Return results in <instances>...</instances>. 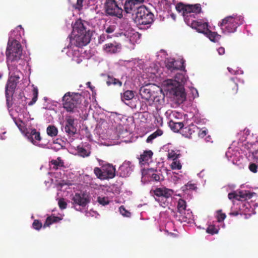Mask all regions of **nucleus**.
<instances>
[{"label":"nucleus","mask_w":258,"mask_h":258,"mask_svg":"<svg viewBox=\"0 0 258 258\" xmlns=\"http://www.w3.org/2000/svg\"><path fill=\"white\" fill-rule=\"evenodd\" d=\"M176 10L180 13L184 17V21L193 29H196L199 33L205 34L208 30V24L202 21H196L195 15L202 11L201 6L199 4L195 5H184L178 3L176 6Z\"/></svg>","instance_id":"f257e3e1"},{"label":"nucleus","mask_w":258,"mask_h":258,"mask_svg":"<svg viewBox=\"0 0 258 258\" xmlns=\"http://www.w3.org/2000/svg\"><path fill=\"white\" fill-rule=\"evenodd\" d=\"M88 23L81 19L77 20L73 26V33L74 37H70L71 45L68 48L74 45L78 47H82L87 45L91 40L92 32L88 28Z\"/></svg>","instance_id":"f03ea898"},{"label":"nucleus","mask_w":258,"mask_h":258,"mask_svg":"<svg viewBox=\"0 0 258 258\" xmlns=\"http://www.w3.org/2000/svg\"><path fill=\"white\" fill-rule=\"evenodd\" d=\"M185 81L184 75L178 73L175 75L174 80L169 79L164 82L168 90L174 96V99L178 104L182 103L186 98L185 89L182 85Z\"/></svg>","instance_id":"7ed1b4c3"},{"label":"nucleus","mask_w":258,"mask_h":258,"mask_svg":"<svg viewBox=\"0 0 258 258\" xmlns=\"http://www.w3.org/2000/svg\"><path fill=\"white\" fill-rule=\"evenodd\" d=\"M22 55V48L20 43L16 39L9 38L6 51L7 63L9 70L12 72L17 70V63Z\"/></svg>","instance_id":"20e7f679"},{"label":"nucleus","mask_w":258,"mask_h":258,"mask_svg":"<svg viewBox=\"0 0 258 258\" xmlns=\"http://www.w3.org/2000/svg\"><path fill=\"white\" fill-rule=\"evenodd\" d=\"M243 18L241 17L228 16L222 20L219 25L224 33H234L237 27L243 23Z\"/></svg>","instance_id":"39448f33"},{"label":"nucleus","mask_w":258,"mask_h":258,"mask_svg":"<svg viewBox=\"0 0 258 258\" xmlns=\"http://www.w3.org/2000/svg\"><path fill=\"white\" fill-rule=\"evenodd\" d=\"M81 97L79 93L67 92L62 99L63 107L68 112H73L74 109L81 103Z\"/></svg>","instance_id":"423d86ee"},{"label":"nucleus","mask_w":258,"mask_h":258,"mask_svg":"<svg viewBox=\"0 0 258 258\" xmlns=\"http://www.w3.org/2000/svg\"><path fill=\"white\" fill-rule=\"evenodd\" d=\"M150 192L153 195L156 201L160 203V206L165 207L168 205L167 199L172 196L174 191L172 189L161 186L152 189Z\"/></svg>","instance_id":"0eeeda50"},{"label":"nucleus","mask_w":258,"mask_h":258,"mask_svg":"<svg viewBox=\"0 0 258 258\" xmlns=\"http://www.w3.org/2000/svg\"><path fill=\"white\" fill-rule=\"evenodd\" d=\"M154 14L145 6L138 9L135 18V22L139 25H149L154 21Z\"/></svg>","instance_id":"6e6552de"},{"label":"nucleus","mask_w":258,"mask_h":258,"mask_svg":"<svg viewBox=\"0 0 258 258\" xmlns=\"http://www.w3.org/2000/svg\"><path fill=\"white\" fill-rule=\"evenodd\" d=\"M105 11L110 16L118 18L122 17V9L117 4L115 0H106L105 2Z\"/></svg>","instance_id":"1a4fd4ad"},{"label":"nucleus","mask_w":258,"mask_h":258,"mask_svg":"<svg viewBox=\"0 0 258 258\" xmlns=\"http://www.w3.org/2000/svg\"><path fill=\"white\" fill-rule=\"evenodd\" d=\"M140 94L141 98L147 101V103L151 106L155 101H159L157 96L155 92L150 88L142 87L140 89Z\"/></svg>","instance_id":"9d476101"},{"label":"nucleus","mask_w":258,"mask_h":258,"mask_svg":"<svg viewBox=\"0 0 258 258\" xmlns=\"http://www.w3.org/2000/svg\"><path fill=\"white\" fill-rule=\"evenodd\" d=\"M75 119L71 115H66L65 118L64 131L70 137L77 134V129L75 125Z\"/></svg>","instance_id":"9b49d317"},{"label":"nucleus","mask_w":258,"mask_h":258,"mask_svg":"<svg viewBox=\"0 0 258 258\" xmlns=\"http://www.w3.org/2000/svg\"><path fill=\"white\" fill-rule=\"evenodd\" d=\"M19 79L20 77L18 75L11 76L9 78L5 89V94L7 100L10 96L13 95Z\"/></svg>","instance_id":"f8f14e48"},{"label":"nucleus","mask_w":258,"mask_h":258,"mask_svg":"<svg viewBox=\"0 0 258 258\" xmlns=\"http://www.w3.org/2000/svg\"><path fill=\"white\" fill-rule=\"evenodd\" d=\"M90 202V197L86 192L76 193L72 198V203L85 207Z\"/></svg>","instance_id":"ddd939ff"},{"label":"nucleus","mask_w":258,"mask_h":258,"mask_svg":"<svg viewBox=\"0 0 258 258\" xmlns=\"http://www.w3.org/2000/svg\"><path fill=\"white\" fill-rule=\"evenodd\" d=\"M184 63V60L182 59L175 60L173 58H168L165 61L166 68L171 72L178 70H184L185 66Z\"/></svg>","instance_id":"4468645a"},{"label":"nucleus","mask_w":258,"mask_h":258,"mask_svg":"<svg viewBox=\"0 0 258 258\" xmlns=\"http://www.w3.org/2000/svg\"><path fill=\"white\" fill-rule=\"evenodd\" d=\"M25 136L33 144L41 147H44L43 144H39L41 140V137L40 133L37 132L36 129H30L27 131L25 133Z\"/></svg>","instance_id":"2eb2a0df"},{"label":"nucleus","mask_w":258,"mask_h":258,"mask_svg":"<svg viewBox=\"0 0 258 258\" xmlns=\"http://www.w3.org/2000/svg\"><path fill=\"white\" fill-rule=\"evenodd\" d=\"M141 4V1L140 0H128L124 5V11L126 13H131L136 10L138 11L139 8L142 6Z\"/></svg>","instance_id":"dca6fc26"},{"label":"nucleus","mask_w":258,"mask_h":258,"mask_svg":"<svg viewBox=\"0 0 258 258\" xmlns=\"http://www.w3.org/2000/svg\"><path fill=\"white\" fill-rule=\"evenodd\" d=\"M103 169V173L105 179H111L115 176V168L110 164H105L103 165L101 167Z\"/></svg>","instance_id":"f3484780"},{"label":"nucleus","mask_w":258,"mask_h":258,"mask_svg":"<svg viewBox=\"0 0 258 258\" xmlns=\"http://www.w3.org/2000/svg\"><path fill=\"white\" fill-rule=\"evenodd\" d=\"M77 151L79 156L83 158L88 157L91 153V146L88 143H85L82 146H78Z\"/></svg>","instance_id":"a211bd4d"},{"label":"nucleus","mask_w":258,"mask_h":258,"mask_svg":"<svg viewBox=\"0 0 258 258\" xmlns=\"http://www.w3.org/2000/svg\"><path fill=\"white\" fill-rule=\"evenodd\" d=\"M132 171V169L130 162H124L118 169L119 176L122 177L129 176Z\"/></svg>","instance_id":"6ab92c4d"},{"label":"nucleus","mask_w":258,"mask_h":258,"mask_svg":"<svg viewBox=\"0 0 258 258\" xmlns=\"http://www.w3.org/2000/svg\"><path fill=\"white\" fill-rule=\"evenodd\" d=\"M199 131V128L195 124H190L185 127H183L181 133L183 136L187 138L191 137L192 135L197 133Z\"/></svg>","instance_id":"aec40b11"},{"label":"nucleus","mask_w":258,"mask_h":258,"mask_svg":"<svg viewBox=\"0 0 258 258\" xmlns=\"http://www.w3.org/2000/svg\"><path fill=\"white\" fill-rule=\"evenodd\" d=\"M103 49L107 53H115L120 49V46L116 42L109 43L105 44L103 46Z\"/></svg>","instance_id":"412c9836"},{"label":"nucleus","mask_w":258,"mask_h":258,"mask_svg":"<svg viewBox=\"0 0 258 258\" xmlns=\"http://www.w3.org/2000/svg\"><path fill=\"white\" fill-rule=\"evenodd\" d=\"M235 80H237L236 78H232L227 83V90L231 95L236 94L238 91V85Z\"/></svg>","instance_id":"4be33fe9"},{"label":"nucleus","mask_w":258,"mask_h":258,"mask_svg":"<svg viewBox=\"0 0 258 258\" xmlns=\"http://www.w3.org/2000/svg\"><path fill=\"white\" fill-rule=\"evenodd\" d=\"M153 154V153L151 150L144 151L140 156V162L142 164L147 163L151 159Z\"/></svg>","instance_id":"5701e85b"},{"label":"nucleus","mask_w":258,"mask_h":258,"mask_svg":"<svg viewBox=\"0 0 258 258\" xmlns=\"http://www.w3.org/2000/svg\"><path fill=\"white\" fill-rule=\"evenodd\" d=\"M148 174L150 178L155 181H159L162 176L160 171H157L152 168L148 170Z\"/></svg>","instance_id":"b1692460"},{"label":"nucleus","mask_w":258,"mask_h":258,"mask_svg":"<svg viewBox=\"0 0 258 258\" xmlns=\"http://www.w3.org/2000/svg\"><path fill=\"white\" fill-rule=\"evenodd\" d=\"M169 125L171 129L174 132H178L179 131L182 132V129L183 127V124L182 122H174L170 120L169 122Z\"/></svg>","instance_id":"393cba45"},{"label":"nucleus","mask_w":258,"mask_h":258,"mask_svg":"<svg viewBox=\"0 0 258 258\" xmlns=\"http://www.w3.org/2000/svg\"><path fill=\"white\" fill-rule=\"evenodd\" d=\"M121 99L123 102L130 101L135 96V92L132 90H126L120 94Z\"/></svg>","instance_id":"a878e982"},{"label":"nucleus","mask_w":258,"mask_h":258,"mask_svg":"<svg viewBox=\"0 0 258 258\" xmlns=\"http://www.w3.org/2000/svg\"><path fill=\"white\" fill-rule=\"evenodd\" d=\"M61 220V218L57 216H50L48 217L43 225V227L46 228V227L49 226L53 223L58 222Z\"/></svg>","instance_id":"bb28decb"},{"label":"nucleus","mask_w":258,"mask_h":258,"mask_svg":"<svg viewBox=\"0 0 258 258\" xmlns=\"http://www.w3.org/2000/svg\"><path fill=\"white\" fill-rule=\"evenodd\" d=\"M211 41L216 42H218L221 38V35L217 34V32H212L211 30H208L205 34Z\"/></svg>","instance_id":"cd10ccee"},{"label":"nucleus","mask_w":258,"mask_h":258,"mask_svg":"<svg viewBox=\"0 0 258 258\" xmlns=\"http://www.w3.org/2000/svg\"><path fill=\"white\" fill-rule=\"evenodd\" d=\"M163 132L161 129H157L155 132L150 135L147 139L146 142L152 143L154 139L162 135Z\"/></svg>","instance_id":"c85d7f7f"},{"label":"nucleus","mask_w":258,"mask_h":258,"mask_svg":"<svg viewBox=\"0 0 258 258\" xmlns=\"http://www.w3.org/2000/svg\"><path fill=\"white\" fill-rule=\"evenodd\" d=\"M106 84L108 86H110L111 85L118 86L119 87L122 86V82L110 76H108Z\"/></svg>","instance_id":"c756f323"},{"label":"nucleus","mask_w":258,"mask_h":258,"mask_svg":"<svg viewBox=\"0 0 258 258\" xmlns=\"http://www.w3.org/2000/svg\"><path fill=\"white\" fill-rule=\"evenodd\" d=\"M239 197L241 199L239 201L246 200L251 199L253 195V193L250 192L247 190L241 191L238 192Z\"/></svg>","instance_id":"7c9ffc66"},{"label":"nucleus","mask_w":258,"mask_h":258,"mask_svg":"<svg viewBox=\"0 0 258 258\" xmlns=\"http://www.w3.org/2000/svg\"><path fill=\"white\" fill-rule=\"evenodd\" d=\"M50 163L53 165V169L57 170L59 167H63V161L60 157H58L56 160H52Z\"/></svg>","instance_id":"2f4dec72"},{"label":"nucleus","mask_w":258,"mask_h":258,"mask_svg":"<svg viewBox=\"0 0 258 258\" xmlns=\"http://www.w3.org/2000/svg\"><path fill=\"white\" fill-rule=\"evenodd\" d=\"M47 134L48 136L54 137L57 136L58 130L56 127L53 125H49L46 129Z\"/></svg>","instance_id":"473e14b6"},{"label":"nucleus","mask_w":258,"mask_h":258,"mask_svg":"<svg viewBox=\"0 0 258 258\" xmlns=\"http://www.w3.org/2000/svg\"><path fill=\"white\" fill-rule=\"evenodd\" d=\"M186 202L182 199H179L177 204V209L178 212H179L180 214L183 213L186 209Z\"/></svg>","instance_id":"72a5a7b5"},{"label":"nucleus","mask_w":258,"mask_h":258,"mask_svg":"<svg viewBox=\"0 0 258 258\" xmlns=\"http://www.w3.org/2000/svg\"><path fill=\"white\" fill-rule=\"evenodd\" d=\"M33 98L31 101L28 103V105L31 106L33 105L37 100L38 95V90L37 87H34L32 90Z\"/></svg>","instance_id":"f704fd0d"},{"label":"nucleus","mask_w":258,"mask_h":258,"mask_svg":"<svg viewBox=\"0 0 258 258\" xmlns=\"http://www.w3.org/2000/svg\"><path fill=\"white\" fill-rule=\"evenodd\" d=\"M102 171H103V170L102 168H100L96 167L94 169V172L98 178L105 179V177L104 176V174Z\"/></svg>","instance_id":"c9c22d12"},{"label":"nucleus","mask_w":258,"mask_h":258,"mask_svg":"<svg viewBox=\"0 0 258 258\" xmlns=\"http://www.w3.org/2000/svg\"><path fill=\"white\" fill-rule=\"evenodd\" d=\"M219 228H216L214 225H210L206 229V232L211 235L217 234L218 233Z\"/></svg>","instance_id":"e433bc0d"},{"label":"nucleus","mask_w":258,"mask_h":258,"mask_svg":"<svg viewBox=\"0 0 258 258\" xmlns=\"http://www.w3.org/2000/svg\"><path fill=\"white\" fill-rule=\"evenodd\" d=\"M97 202L102 206H105L109 203V200L108 197H98L97 198Z\"/></svg>","instance_id":"4c0bfd02"},{"label":"nucleus","mask_w":258,"mask_h":258,"mask_svg":"<svg viewBox=\"0 0 258 258\" xmlns=\"http://www.w3.org/2000/svg\"><path fill=\"white\" fill-rule=\"evenodd\" d=\"M120 213L124 217H130L131 213L125 209L123 206H121L119 208Z\"/></svg>","instance_id":"58836bf2"},{"label":"nucleus","mask_w":258,"mask_h":258,"mask_svg":"<svg viewBox=\"0 0 258 258\" xmlns=\"http://www.w3.org/2000/svg\"><path fill=\"white\" fill-rule=\"evenodd\" d=\"M197 188V186L195 184L191 183V182H188L186 184H185L182 187L183 191L186 190H195Z\"/></svg>","instance_id":"ea45409f"},{"label":"nucleus","mask_w":258,"mask_h":258,"mask_svg":"<svg viewBox=\"0 0 258 258\" xmlns=\"http://www.w3.org/2000/svg\"><path fill=\"white\" fill-rule=\"evenodd\" d=\"M171 168L172 169H180L181 168V164L179 161L177 160V159H174V160L173 162L171 164Z\"/></svg>","instance_id":"a19ab883"},{"label":"nucleus","mask_w":258,"mask_h":258,"mask_svg":"<svg viewBox=\"0 0 258 258\" xmlns=\"http://www.w3.org/2000/svg\"><path fill=\"white\" fill-rule=\"evenodd\" d=\"M226 216L225 213L222 212V210H220L217 211V219L218 222H222L226 218Z\"/></svg>","instance_id":"79ce46f5"},{"label":"nucleus","mask_w":258,"mask_h":258,"mask_svg":"<svg viewBox=\"0 0 258 258\" xmlns=\"http://www.w3.org/2000/svg\"><path fill=\"white\" fill-rule=\"evenodd\" d=\"M33 228L37 230H39L42 227V223L38 220H35L32 224Z\"/></svg>","instance_id":"37998d69"},{"label":"nucleus","mask_w":258,"mask_h":258,"mask_svg":"<svg viewBox=\"0 0 258 258\" xmlns=\"http://www.w3.org/2000/svg\"><path fill=\"white\" fill-rule=\"evenodd\" d=\"M228 198L230 199V200H232V199H236L237 200H238L239 201L240 199H241L239 197V194H236L235 192H230V193H229L228 194Z\"/></svg>","instance_id":"c03bdc74"},{"label":"nucleus","mask_w":258,"mask_h":258,"mask_svg":"<svg viewBox=\"0 0 258 258\" xmlns=\"http://www.w3.org/2000/svg\"><path fill=\"white\" fill-rule=\"evenodd\" d=\"M67 204L63 199H61L58 201V206L60 209L63 210L67 208Z\"/></svg>","instance_id":"a18cd8bd"},{"label":"nucleus","mask_w":258,"mask_h":258,"mask_svg":"<svg viewBox=\"0 0 258 258\" xmlns=\"http://www.w3.org/2000/svg\"><path fill=\"white\" fill-rule=\"evenodd\" d=\"M257 166L258 165L256 163H251L249 165V169L251 172L256 173L257 172Z\"/></svg>","instance_id":"49530a36"},{"label":"nucleus","mask_w":258,"mask_h":258,"mask_svg":"<svg viewBox=\"0 0 258 258\" xmlns=\"http://www.w3.org/2000/svg\"><path fill=\"white\" fill-rule=\"evenodd\" d=\"M19 30H20L22 32V33H24V29L22 27V26L21 25H19L18 26H17V27L16 28L15 30H14L13 31L11 32V36H10L9 38H11V39H14L12 37L13 33H15L16 31H19Z\"/></svg>","instance_id":"de8ad7c7"},{"label":"nucleus","mask_w":258,"mask_h":258,"mask_svg":"<svg viewBox=\"0 0 258 258\" xmlns=\"http://www.w3.org/2000/svg\"><path fill=\"white\" fill-rule=\"evenodd\" d=\"M83 0H77V3L75 6V9L80 10L83 6Z\"/></svg>","instance_id":"09e8293b"},{"label":"nucleus","mask_w":258,"mask_h":258,"mask_svg":"<svg viewBox=\"0 0 258 258\" xmlns=\"http://www.w3.org/2000/svg\"><path fill=\"white\" fill-rule=\"evenodd\" d=\"M254 161L258 165V149L252 153Z\"/></svg>","instance_id":"8fccbe9b"},{"label":"nucleus","mask_w":258,"mask_h":258,"mask_svg":"<svg viewBox=\"0 0 258 258\" xmlns=\"http://www.w3.org/2000/svg\"><path fill=\"white\" fill-rule=\"evenodd\" d=\"M114 26H109L106 29L105 31L107 33H112L114 31Z\"/></svg>","instance_id":"3c124183"},{"label":"nucleus","mask_w":258,"mask_h":258,"mask_svg":"<svg viewBox=\"0 0 258 258\" xmlns=\"http://www.w3.org/2000/svg\"><path fill=\"white\" fill-rule=\"evenodd\" d=\"M168 157L169 158H172L173 160H174V159H177V158L176 153H175L173 151H172L170 153H169Z\"/></svg>","instance_id":"603ef678"},{"label":"nucleus","mask_w":258,"mask_h":258,"mask_svg":"<svg viewBox=\"0 0 258 258\" xmlns=\"http://www.w3.org/2000/svg\"><path fill=\"white\" fill-rule=\"evenodd\" d=\"M191 92H192V94L194 98L199 97V93H198V90L196 89H195V88L192 89Z\"/></svg>","instance_id":"864d4df0"},{"label":"nucleus","mask_w":258,"mask_h":258,"mask_svg":"<svg viewBox=\"0 0 258 258\" xmlns=\"http://www.w3.org/2000/svg\"><path fill=\"white\" fill-rule=\"evenodd\" d=\"M197 133H198L199 136L201 137H204L207 134V132L206 131H202L200 129Z\"/></svg>","instance_id":"5fc2aeb1"},{"label":"nucleus","mask_w":258,"mask_h":258,"mask_svg":"<svg viewBox=\"0 0 258 258\" xmlns=\"http://www.w3.org/2000/svg\"><path fill=\"white\" fill-rule=\"evenodd\" d=\"M218 53L220 55H223L225 53V48L223 47H220L218 49Z\"/></svg>","instance_id":"6e6d98bb"},{"label":"nucleus","mask_w":258,"mask_h":258,"mask_svg":"<svg viewBox=\"0 0 258 258\" xmlns=\"http://www.w3.org/2000/svg\"><path fill=\"white\" fill-rule=\"evenodd\" d=\"M227 69L229 71V72L232 74H236L238 72V71H234L232 69L229 67L227 68Z\"/></svg>","instance_id":"4d7b16f0"},{"label":"nucleus","mask_w":258,"mask_h":258,"mask_svg":"<svg viewBox=\"0 0 258 258\" xmlns=\"http://www.w3.org/2000/svg\"><path fill=\"white\" fill-rule=\"evenodd\" d=\"M104 39H105L104 35H101L99 38V42L101 43L102 42H103L104 41Z\"/></svg>","instance_id":"13d9d810"},{"label":"nucleus","mask_w":258,"mask_h":258,"mask_svg":"<svg viewBox=\"0 0 258 258\" xmlns=\"http://www.w3.org/2000/svg\"><path fill=\"white\" fill-rule=\"evenodd\" d=\"M230 214L232 216H237L238 215V212L237 211L236 212H233L230 213Z\"/></svg>","instance_id":"bf43d9fd"},{"label":"nucleus","mask_w":258,"mask_h":258,"mask_svg":"<svg viewBox=\"0 0 258 258\" xmlns=\"http://www.w3.org/2000/svg\"><path fill=\"white\" fill-rule=\"evenodd\" d=\"M21 32H19V34H17L16 35V38L18 39L19 38V37H21Z\"/></svg>","instance_id":"052dcab7"},{"label":"nucleus","mask_w":258,"mask_h":258,"mask_svg":"<svg viewBox=\"0 0 258 258\" xmlns=\"http://www.w3.org/2000/svg\"><path fill=\"white\" fill-rule=\"evenodd\" d=\"M87 85L91 90H92V88L91 87V83L90 82H87Z\"/></svg>","instance_id":"680f3d73"},{"label":"nucleus","mask_w":258,"mask_h":258,"mask_svg":"<svg viewBox=\"0 0 258 258\" xmlns=\"http://www.w3.org/2000/svg\"><path fill=\"white\" fill-rule=\"evenodd\" d=\"M15 123L17 125V126L20 128V126H21V123H19L18 122H17L16 121H15Z\"/></svg>","instance_id":"e2e57ef3"},{"label":"nucleus","mask_w":258,"mask_h":258,"mask_svg":"<svg viewBox=\"0 0 258 258\" xmlns=\"http://www.w3.org/2000/svg\"><path fill=\"white\" fill-rule=\"evenodd\" d=\"M81 61H82V60H81V59H78L77 60V63H80V62H81Z\"/></svg>","instance_id":"0e129e2a"}]
</instances>
